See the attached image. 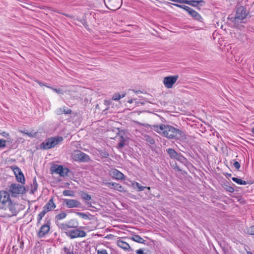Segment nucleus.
I'll return each mask as SVG.
<instances>
[{"instance_id": "obj_1", "label": "nucleus", "mask_w": 254, "mask_h": 254, "mask_svg": "<svg viewBox=\"0 0 254 254\" xmlns=\"http://www.w3.org/2000/svg\"><path fill=\"white\" fill-rule=\"evenodd\" d=\"M151 128L168 139H183L186 138L185 134L182 130L170 125L162 124L159 125H152Z\"/></svg>"}, {"instance_id": "obj_2", "label": "nucleus", "mask_w": 254, "mask_h": 254, "mask_svg": "<svg viewBox=\"0 0 254 254\" xmlns=\"http://www.w3.org/2000/svg\"><path fill=\"white\" fill-rule=\"evenodd\" d=\"M0 209H8L11 216L16 215L18 212L16 204L12 202L9 193L4 190L0 191Z\"/></svg>"}, {"instance_id": "obj_3", "label": "nucleus", "mask_w": 254, "mask_h": 254, "mask_svg": "<svg viewBox=\"0 0 254 254\" xmlns=\"http://www.w3.org/2000/svg\"><path fill=\"white\" fill-rule=\"evenodd\" d=\"M9 192L12 196L16 197L18 194H22L26 192L25 187L18 184L13 183L9 186Z\"/></svg>"}, {"instance_id": "obj_4", "label": "nucleus", "mask_w": 254, "mask_h": 254, "mask_svg": "<svg viewBox=\"0 0 254 254\" xmlns=\"http://www.w3.org/2000/svg\"><path fill=\"white\" fill-rule=\"evenodd\" d=\"M65 234L67 237L71 239H75L76 238H83L86 236V233L82 230L80 228L77 227L73 228L70 230L65 232Z\"/></svg>"}, {"instance_id": "obj_5", "label": "nucleus", "mask_w": 254, "mask_h": 254, "mask_svg": "<svg viewBox=\"0 0 254 254\" xmlns=\"http://www.w3.org/2000/svg\"><path fill=\"white\" fill-rule=\"evenodd\" d=\"M71 158L73 160L80 162H88L90 160L89 155L78 150L72 153Z\"/></svg>"}, {"instance_id": "obj_6", "label": "nucleus", "mask_w": 254, "mask_h": 254, "mask_svg": "<svg viewBox=\"0 0 254 254\" xmlns=\"http://www.w3.org/2000/svg\"><path fill=\"white\" fill-rule=\"evenodd\" d=\"M63 140V138L61 136H58L55 138H50L46 140L42 144L43 148L44 149H50L55 147L59 144Z\"/></svg>"}, {"instance_id": "obj_7", "label": "nucleus", "mask_w": 254, "mask_h": 254, "mask_svg": "<svg viewBox=\"0 0 254 254\" xmlns=\"http://www.w3.org/2000/svg\"><path fill=\"white\" fill-rule=\"evenodd\" d=\"M173 5L185 10L194 19L198 21H202V18L200 15L197 11L190 7L185 5H180L177 3H174Z\"/></svg>"}, {"instance_id": "obj_8", "label": "nucleus", "mask_w": 254, "mask_h": 254, "mask_svg": "<svg viewBox=\"0 0 254 254\" xmlns=\"http://www.w3.org/2000/svg\"><path fill=\"white\" fill-rule=\"evenodd\" d=\"M78 226V223L75 219H71L69 221L65 223L60 224V228L65 233L70 229L76 228Z\"/></svg>"}, {"instance_id": "obj_9", "label": "nucleus", "mask_w": 254, "mask_h": 254, "mask_svg": "<svg viewBox=\"0 0 254 254\" xmlns=\"http://www.w3.org/2000/svg\"><path fill=\"white\" fill-rule=\"evenodd\" d=\"M178 78V75L166 76L164 78L163 82L166 88H171Z\"/></svg>"}, {"instance_id": "obj_10", "label": "nucleus", "mask_w": 254, "mask_h": 254, "mask_svg": "<svg viewBox=\"0 0 254 254\" xmlns=\"http://www.w3.org/2000/svg\"><path fill=\"white\" fill-rule=\"evenodd\" d=\"M63 204L68 208L80 207L81 205L79 201L74 199H64Z\"/></svg>"}, {"instance_id": "obj_11", "label": "nucleus", "mask_w": 254, "mask_h": 254, "mask_svg": "<svg viewBox=\"0 0 254 254\" xmlns=\"http://www.w3.org/2000/svg\"><path fill=\"white\" fill-rule=\"evenodd\" d=\"M248 14L246 9L245 7L241 6L237 8L235 15V20H242L245 19Z\"/></svg>"}, {"instance_id": "obj_12", "label": "nucleus", "mask_w": 254, "mask_h": 254, "mask_svg": "<svg viewBox=\"0 0 254 254\" xmlns=\"http://www.w3.org/2000/svg\"><path fill=\"white\" fill-rule=\"evenodd\" d=\"M11 168L15 175L16 180L21 184H24L25 178L21 170L17 166H12Z\"/></svg>"}, {"instance_id": "obj_13", "label": "nucleus", "mask_w": 254, "mask_h": 254, "mask_svg": "<svg viewBox=\"0 0 254 254\" xmlns=\"http://www.w3.org/2000/svg\"><path fill=\"white\" fill-rule=\"evenodd\" d=\"M50 222L48 221L46 223L43 225L38 233V237L43 238L48 233L50 229Z\"/></svg>"}, {"instance_id": "obj_14", "label": "nucleus", "mask_w": 254, "mask_h": 254, "mask_svg": "<svg viewBox=\"0 0 254 254\" xmlns=\"http://www.w3.org/2000/svg\"><path fill=\"white\" fill-rule=\"evenodd\" d=\"M110 175L113 178L116 180H123L124 178V175L116 169H111Z\"/></svg>"}, {"instance_id": "obj_15", "label": "nucleus", "mask_w": 254, "mask_h": 254, "mask_svg": "<svg viewBox=\"0 0 254 254\" xmlns=\"http://www.w3.org/2000/svg\"><path fill=\"white\" fill-rule=\"evenodd\" d=\"M116 244L121 249L126 251H127L129 250L132 251L129 245L126 242L123 241L122 239H120L118 240L116 242Z\"/></svg>"}, {"instance_id": "obj_16", "label": "nucleus", "mask_w": 254, "mask_h": 254, "mask_svg": "<svg viewBox=\"0 0 254 254\" xmlns=\"http://www.w3.org/2000/svg\"><path fill=\"white\" fill-rule=\"evenodd\" d=\"M56 207V205L54 201L53 197L51 198L43 207V209L47 212L51 211Z\"/></svg>"}, {"instance_id": "obj_17", "label": "nucleus", "mask_w": 254, "mask_h": 254, "mask_svg": "<svg viewBox=\"0 0 254 254\" xmlns=\"http://www.w3.org/2000/svg\"><path fill=\"white\" fill-rule=\"evenodd\" d=\"M55 172L60 174L61 176L64 177L67 175L69 170L66 168H63L62 166L59 165L55 169Z\"/></svg>"}, {"instance_id": "obj_18", "label": "nucleus", "mask_w": 254, "mask_h": 254, "mask_svg": "<svg viewBox=\"0 0 254 254\" xmlns=\"http://www.w3.org/2000/svg\"><path fill=\"white\" fill-rule=\"evenodd\" d=\"M167 152L170 157L172 158H175L178 160H181L182 159H184L182 156L178 154L173 149L169 148L167 150Z\"/></svg>"}, {"instance_id": "obj_19", "label": "nucleus", "mask_w": 254, "mask_h": 254, "mask_svg": "<svg viewBox=\"0 0 254 254\" xmlns=\"http://www.w3.org/2000/svg\"><path fill=\"white\" fill-rule=\"evenodd\" d=\"M205 2L202 0H185L184 3L190 5L192 6H197L199 5H202Z\"/></svg>"}, {"instance_id": "obj_20", "label": "nucleus", "mask_w": 254, "mask_h": 254, "mask_svg": "<svg viewBox=\"0 0 254 254\" xmlns=\"http://www.w3.org/2000/svg\"><path fill=\"white\" fill-rule=\"evenodd\" d=\"M106 185L110 188H114L120 191H122L123 190L122 186L119 184L115 183H108L106 184Z\"/></svg>"}, {"instance_id": "obj_21", "label": "nucleus", "mask_w": 254, "mask_h": 254, "mask_svg": "<svg viewBox=\"0 0 254 254\" xmlns=\"http://www.w3.org/2000/svg\"><path fill=\"white\" fill-rule=\"evenodd\" d=\"M72 113V111L69 109H65V107L63 108H59L56 110V113L58 115H61L64 113V114H70Z\"/></svg>"}, {"instance_id": "obj_22", "label": "nucleus", "mask_w": 254, "mask_h": 254, "mask_svg": "<svg viewBox=\"0 0 254 254\" xmlns=\"http://www.w3.org/2000/svg\"><path fill=\"white\" fill-rule=\"evenodd\" d=\"M130 239L132 241L137 242L138 243L145 244V240L138 235H133Z\"/></svg>"}, {"instance_id": "obj_23", "label": "nucleus", "mask_w": 254, "mask_h": 254, "mask_svg": "<svg viewBox=\"0 0 254 254\" xmlns=\"http://www.w3.org/2000/svg\"><path fill=\"white\" fill-rule=\"evenodd\" d=\"M80 196L82 199L86 201H89L92 198V197L90 195L83 191L81 192Z\"/></svg>"}, {"instance_id": "obj_24", "label": "nucleus", "mask_w": 254, "mask_h": 254, "mask_svg": "<svg viewBox=\"0 0 254 254\" xmlns=\"http://www.w3.org/2000/svg\"><path fill=\"white\" fill-rule=\"evenodd\" d=\"M66 215H67L66 213L65 212L63 211V212H61L60 213L56 215L55 219L57 220H62V219H64L66 217Z\"/></svg>"}, {"instance_id": "obj_25", "label": "nucleus", "mask_w": 254, "mask_h": 254, "mask_svg": "<svg viewBox=\"0 0 254 254\" xmlns=\"http://www.w3.org/2000/svg\"><path fill=\"white\" fill-rule=\"evenodd\" d=\"M232 180L236 182V183H237L239 185H246L247 184V182L245 181H243L240 179H239V178H235V177H233L232 178Z\"/></svg>"}, {"instance_id": "obj_26", "label": "nucleus", "mask_w": 254, "mask_h": 254, "mask_svg": "<svg viewBox=\"0 0 254 254\" xmlns=\"http://www.w3.org/2000/svg\"><path fill=\"white\" fill-rule=\"evenodd\" d=\"M125 95H126V93H122V94H121V95H120V94H118V93H116L113 95V96L112 97V99L113 100L118 101L121 98L124 97L125 96Z\"/></svg>"}, {"instance_id": "obj_27", "label": "nucleus", "mask_w": 254, "mask_h": 254, "mask_svg": "<svg viewBox=\"0 0 254 254\" xmlns=\"http://www.w3.org/2000/svg\"><path fill=\"white\" fill-rule=\"evenodd\" d=\"M47 213V212L43 208L42 211H41L38 215V217H37L38 223H40V221H41V220L42 219L43 217L45 216V215Z\"/></svg>"}, {"instance_id": "obj_28", "label": "nucleus", "mask_w": 254, "mask_h": 254, "mask_svg": "<svg viewBox=\"0 0 254 254\" xmlns=\"http://www.w3.org/2000/svg\"><path fill=\"white\" fill-rule=\"evenodd\" d=\"M125 142V139L124 138L123 136H121L120 137V141L118 143V148L119 149H121L123 148L124 146H125L126 144Z\"/></svg>"}, {"instance_id": "obj_29", "label": "nucleus", "mask_w": 254, "mask_h": 254, "mask_svg": "<svg viewBox=\"0 0 254 254\" xmlns=\"http://www.w3.org/2000/svg\"><path fill=\"white\" fill-rule=\"evenodd\" d=\"M63 193L64 196H74V193L73 191L66 190L63 191Z\"/></svg>"}, {"instance_id": "obj_30", "label": "nucleus", "mask_w": 254, "mask_h": 254, "mask_svg": "<svg viewBox=\"0 0 254 254\" xmlns=\"http://www.w3.org/2000/svg\"><path fill=\"white\" fill-rule=\"evenodd\" d=\"M38 187V184L35 179H34L33 181V184L32 185V189H31V191L32 193H34L35 191L37 190Z\"/></svg>"}, {"instance_id": "obj_31", "label": "nucleus", "mask_w": 254, "mask_h": 254, "mask_svg": "<svg viewBox=\"0 0 254 254\" xmlns=\"http://www.w3.org/2000/svg\"><path fill=\"white\" fill-rule=\"evenodd\" d=\"M47 87L51 89L52 90H53L54 91L56 92V93H57L58 94H64V93L62 91V90L60 89H57V88H54L52 87H50L49 86H47Z\"/></svg>"}, {"instance_id": "obj_32", "label": "nucleus", "mask_w": 254, "mask_h": 254, "mask_svg": "<svg viewBox=\"0 0 254 254\" xmlns=\"http://www.w3.org/2000/svg\"><path fill=\"white\" fill-rule=\"evenodd\" d=\"M76 214L77 215L79 216L80 217L84 219H86L89 218L88 215L84 213L77 212Z\"/></svg>"}, {"instance_id": "obj_33", "label": "nucleus", "mask_w": 254, "mask_h": 254, "mask_svg": "<svg viewBox=\"0 0 254 254\" xmlns=\"http://www.w3.org/2000/svg\"><path fill=\"white\" fill-rule=\"evenodd\" d=\"M96 251L97 254H108V252L105 249H96Z\"/></svg>"}, {"instance_id": "obj_34", "label": "nucleus", "mask_w": 254, "mask_h": 254, "mask_svg": "<svg viewBox=\"0 0 254 254\" xmlns=\"http://www.w3.org/2000/svg\"><path fill=\"white\" fill-rule=\"evenodd\" d=\"M135 187L138 189V190L139 191H142L144 189L146 188V187H143V186H142L140 185V184H139L137 182H135Z\"/></svg>"}, {"instance_id": "obj_35", "label": "nucleus", "mask_w": 254, "mask_h": 254, "mask_svg": "<svg viewBox=\"0 0 254 254\" xmlns=\"http://www.w3.org/2000/svg\"><path fill=\"white\" fill-rule=\"evenodd\" d=\"M233 166L237 170H239L241 167L240 164L235 160H233Z\"/></svg>"}, {"instance_id": "obj_36", "label": "nucleus", "mask_w": 254, "mask_h": 254, "mask_svg": "<svg viewBox=\"0 0 254 254\" xmlns=\"http://www.w3.org/2000/svg\"><path fill=\"white\" fill-rule=\"evenodd\" d=\"M63 250L66 254H74L73 251H71L68 248L66 247H64Z\"/></svg>"}, {"instance_id": "obj_37", "label": "nucleus", "mask_w": 254, "mask_h": 254, "mask_svg": "<svg viewBox=\"0 0 254 254\" xmlns=\"http://www.w3.org/2000/svg\"><path fill=\"white\" fill-rule=\"evenodd\" d=\"M145 140L149 142L151 144L154 143V140L148 135L145 136Z\"/></svg>"}, {"instance_id": "obj_38", "label": "nucleus", "mask_w": 254, "mask_h": 254, "mask_svg": "<svg viewBox=\"0 0 254 254\" xmlns=\"http://www.w3.org/2000/svg\"><path fill=\"white\" fill-rule=\"evenodd\" d=\"M6 141L3 139H0V148H3L5 147Z\"/></svg>"}, {"instance_id": "obj_39", "label": "nucleus", "mask_w": 254, "mask_h": 254, "mask_svg": "<svg viewBox=\"0 0 254 254\" xmlns=\"http://www.w3.org/2000/svg\"><path fill=\"white\" fill-rule=\"evenodd\" d=\"M21 132H22V133H24V134H27V135H28L29 136H30V137H31V136H33V134H32V133H31V132H28V131H25V130H24V131H21Z\"/></svg>"}, {"instance_id": "obj_40", "label": "nucleus", "mask_w": 254, "mask_h": 254, "mask_svg": "<svg viewBox=\"0 0 254 254\" xmlns=\"http://www.w3.org/2000/svg\"><path fill=\"white\" fill-rule=\"evenodd\" d=\"M250 233L251 235H254V226H253L250 227L249 229Z\"/></svg>"}, {"instance_id": "obj_41", "label": "nucleus", "mask_w": 254, "mask_h": 254, "mask_svg": "<svg viewBox=\"0 0 254 254\" xmlns=\"http://www.w3.org/2000/svg\"><path fill=\"white\" fill-rule=\"evenodd\" d=\"M136 253L137 254H146L144 253L143 250L142 249H139L136 251Z\"/></svg>"}, {"instance_id": "obj_42", "label": "nucleus", "mask_w": 254, "mask_h": 254, "mask_svg": "<svg viewBox=\"0 0 254 254\" xmlns=\"http://www.w3.org/2000/svg\"><path fill=\"white\" fill-rule=\"evenodd\" d=\"M171 1L180 3H184L185 0H170Z\"/></svg>"}, {"instance_id": "obj_43", "label": "nucleus", "mask_w": 254, "mask_h": 254, "mask_svg": "<svg viewBox=\"0 0 254 254\" xmlns=\"http://www.w3.org/2000/svg\"><path fill=\"white\" fill-rule=\"evenodd\" d=\"M227 190L230 192H233L234 191V189L232 187H228L227 189Z\"/></svg>"}, {"instance_id": "obj_44", "label": "nucleus", "mask_w": 254, "mask_h": 254, "mask_svg": "<svg viewBox=\"0 0 254 254\" xmlns=\"http://www.w3.org/2000/svg\"><path fill=\"white\" fill-rule=\"evenodd\" d=\"M1 134L3 136H4V137H7L9 135V134L8 133H6V132L5 131H3Z\"/></svg>"}, {"instance_id": "obj_45", "label": "nucleus", "mask_w": 254, "mask_h": 254, "mask_svg": "<svg viewBox=\"0 0 254 254\" xmlns=\"http://www.w3.org/2000/svg\"><path fill=\"white\" fill-rule=\"evenodd\" d=\"M35 81L37 82L39 84V85H40L41 86H45L47 87V85L43 84V83H42L41 82H40V81H39L38 80H35Z\"/></svg>"}, {"instance_id": "obj_46", "label": "nucleus", "mask_w": 254, "mask_h": 254, "mask_svg": "<svg viewBox=\"0 0 254 254\" xmlns=\"http://www.w3.org/2000/svg\"><path fill=\"white\" fill-rule=\"evenodd\" d=\"M85 203L86 204V205H87L88 207H92V204H91V202H85Z\"/></svg>"}, {"instance_id": "obj_47", "label": "nucleus", "mask_w": 254, "mask_h": 254, "mask_svg": "<svg viewBox=\"0 0 254 254\" xmlns=\"http://www.w3.org/2000/svg\"><path fill=\"white\" fill-rule=\"evenodd\" d=\"M104 157H107L108 156H109V154L106 152H104L103 153V155Z\"/></svg>"}, {"instance_id": "obj_48", "label": "nucleus", "mask_w": 254, "mask_h": 254, "mask_svg": "<svg viewBox=\"0 0 254 254\" xmlns=\"http://www.w3.org/2000/svg\"><path fill=\"white\" fill-rule=\"evenodd\" d=\"M232 176L231 174H227L226 177H231Z\"/></svg>"}, {"instance_id": "obj_49", "label": "nucleus", "mask_w": 254, "mask_h": 254, "mask_svg": "<svg viewBox=\"0 0 254 254\" xmlns=\"http://www.w3.org/2000/svg\"><path fill=\"white\" fill-rule=\"evenodd\" d=\"M63 14L65 15L66 17H71L70 15H69L68 14H67L63 13Z\"/></svg>"}, {"instance_id": "obj_50", "label": "nucleus", "mask_w": 254, "mask_h": 254, "mask_svg": "<svg viewBox=\"0 0 254 254\" xmlns=\"http://www.w3.org/2000/svg\"><path fill=\"white\" fill-rule=\"evenodd\" d=\"M247 254H253V253H252L251 252H247Z\"/></svg>"}, {"instance_id": "obj_51", "label": "nucleus", "mask_w": 254, "mask_h": 254, "mask_svg": "<svg viewBox=\"0 0 254 254\" xmlns=\"http://www.w3.org/2000/svg\"><path fill=\"white\" fill-rule=\"evenodd\" d=\"M128 102H129V103H131L132 102V100H130L128 101Z\"/></svg>"}, {"instance_id": "obj_52", "label": "nucleus", "mask_w": 254, "mask_h": 254, "mask_svg": "<svg viewBox=\"0 0 254 254\" xmlns=\"http://www.w3.org/2000/svg\"><path fill=\"white\" fill-rule=\"evenodd\" d=\"M146 188L148 190H150V187H146Z\"/></svg>"}, {"instance_id": "obj_53", "label": "nucleus", "mask_w": 254, "mask_h": 254, "mask_svg": "<svg viewBox=\"0 0 254 254\" xmlns=\"http://www.w3.org/2000/svg\"><path fill=\"white\" fill-rule=\"evenodd\" d=\"M252 132L254 134V128H253Z\"/></svg>"}, {"instance_id": "obj_54", "label": "nucleus", "mask_w": 254, "mask_h": 254, "mask_svg": "<svg viewBox=\"0 0 254 254\" xmlns=\"http://www.w3.org/2000/svg\"><path fill=\"white\" fill-rule=\"evenodd\" d=\"M137 124H140L141 126H144V125H143V124H140V123H137Z\"/></svg>"}]
</instances>
